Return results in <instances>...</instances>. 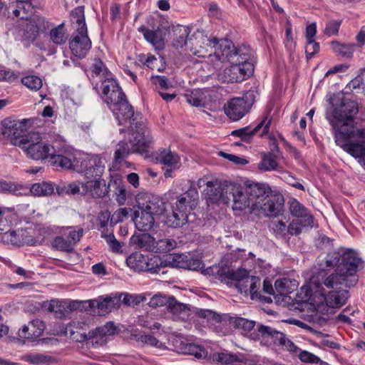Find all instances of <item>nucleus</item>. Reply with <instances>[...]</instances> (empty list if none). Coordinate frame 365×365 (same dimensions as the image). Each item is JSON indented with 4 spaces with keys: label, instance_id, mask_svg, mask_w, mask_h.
<instances>
[{
    "label": "nucleus",
    "instance_id": "f03ea898",
    "mask_svg": "<svg viewBox=\"0 0 365 365\" xmlns=\"http://www.w3.org/2000/svg\"><path fill=\"white\" fill-rule=\"evenodd\" d=\"M361 259L355 252L346 251L341 255V262L337 266V273L331 274L325 277L324 273H319L310 279L309 287L307 288L306 296L309 297L311 292L318 293L324 296L326 292L323 286L333 290L344 289L349 287L357 282L355 273L357 272Z\"/></svg>",
    "mask_w": 365,
    "mask_h": 365
},
{
    "label": "nucleus",
    "instance_id": "2f4dec72",
    "mask_svg": "<svg viewBox=\"0 0 365 365\" xmlns=\"http://www.w3.org/2000/svg\"><path fill=\"white\" fill-rule=\"evenodd\" d=\"M326 304L331 308H339L348 299V291L346 289L331 290L327 294L322 296Z\"/></svg>",
    "mask_w": 365,
    "mask_h": 365
},
{
    "label": "nucleus",
    "instance_id": "c85d7f7f",
    "mask_svg": "<svg viewBox=\"0 0 365 365\" xmlns=\"http://www.w3.org/2000/svg\"><path fill=\"white\" fill-rule=\"evenodd\" d=\"M206 186L207 187V195L208 198L213 202H221L227 204L230 201L229 194L225 193L226 187L228 185L222 187L219 184L208 180L206 182Z\"/></svg>",
    "mask_w": 365,
    "mask_h": 365
},
{
    "label": "nucleus",
    "instance_id": "37998d69",
    "mask_svg": "<svg viewBox=\"0 0 365 365\" xmlns=\"http://www.w3.org/2000/svg\"><path fill=\"white\" fill-rule=\"evenodd\" d=\"M72 18L76 21L78 25L76 32L79 34H88L87 27L85 22V16L83 7L76 8L71 13Z\"/></svg>",
    "mask_w": 365,
    "mask_h": 365
},
{
    "label": "nucleus",
    "instance_id": "2eb2a0df",
    "mask_svg": "<svg viewBox=\"0 0 365 365\" xmlns=\"http://www.w3.org/2000/svg\"><path fill=\"white\" fill-rule=\"evenodd\" d=\"M118 331L117 327L111 322L90 331L87 335H83L80 341H90L93 346H102L106 344L107 336H113Z\"/></svg>",
    "mask_w": 365,
    "mask_h": 365
},
{
    "label": "nucleus",
    "instance_id": "13d9d810",
    "mask_svg": "<svg viewBox=\"0 0 365 365\" xmlns=\"http://www.w3.org/2000/svg\"><path fill=\"white\" fill-rule=\"evenodd\" d=\"M313 225H304L303 220L294 219L287 226V235H298L304 228H312Z\"/></svg>",
    "mask_w": 365,
    "mask_h": 365
},
{
    "label": "nucleus",
    "instance_id": "dca6fc26",
    "mask_svg": "<svg viewBox=\"0 0 365 365\" xmlns=\"http://www.w3.org/2000/svg\"><path fill=\"white\" fill-rule=\"evenodd\" d=\"M226 194H229L233 201V210H242L247 207L252 208V202L250 195L246 192V187L242 188L239 185H230L226 187Z\"/></svg>",
    "mask_w": 365,
    "mask_h": 365
},
{
    "label": "nucleus",
    "instance_id": "5701e85b",
    "mask_svg": "<svg viewBox=\"0 0 365 365\" xmlns=\"http://www.w3.org/2000/svg\"><path fill=\"white\" fill-rule=\"evenodd\" d=\"M46 329L45 323L39 319H34L30 321L28 324L24 325L19 330L18 334L20 338L35 340L40 337Z\"/></svg>",
    "mask_w": 365,
    "mask_h": 365
},
{
    "label": "nucleus",
    "instance_id": "603ef678",
    "mask_svg": "<svg viewBox=\"0 0 365 365\" xmlns=\"http://www.w3.org/2000/svg\"><path fill=\"white\" fill-rule=\"evenodd\" d=\"M21 83L29 90L34 91H37L41 89L43 85L41 78L34 75L23 77L21 78Z\"/></svg>",
    "mask_w": 365,
    "mask_h": 365
},
{
    "label": "nucleus",
    "instance_id": "052dcab7",
    "mask_svg": "<svg viewBox=\"0 0 365 365\" xmlns=\"http://www.w3.org/2000/svg\"><path fill=\"white\" fill-rule=\"evenodd\" d=\"M64 235L74 247L83 237V230L78 227H71Z\"/></svg>",
    "mask_w": 365,
    "mask_h": 365
},
{
    "label": "nucleus",
    "instance_id": "c756f323",
    "mask_svg": "<svg viewBox=\"0 0 365 365\" xmlns=\"http://www.w3.org/2000/svg\"><path fill=\"white\" fill-rule=\"evenodd\" d=\"M291 215L297 219L303 220L304 225H314L312 215L308 210L298 200L292 199L288 202Z\"/></svg>",
    "mask_w": 365,
    "mask_h": 365
},
{
    "label": "nucleus",
    "instance_id": "e433bc0d",
    "mask_svg": "<svg viewBox=\"0 0 365 365\" xmlns=\"http://www.w3.org/2000/svg\"><path fill=\"white\" fill-rule=\"evenodd\" d=\"M31 1H17L16 9L13 11L14 15L19 17L21 20L30 19V16L34 11V7L32 5Z\"/></svg>",
    "mask_w": 365,
    "mask_h": 365
},
{
    "label": "nucleus",
    "instance_id": "20e7f679",
    "mask_svg": "<svg viewBox=\"0 0 365 365\" xmlns=\"http://www.w3.org/2000/svg\"><path fill=\"white\" fill-rule=\"evenodd\" d=\"M129 142L131 145L130 148L124 141H120L117 144L114 153V163L115 165H122L130 153L140 154L148 153V148L152 142V138L144 122H137L135 127H133Z\"/></svg>",
    "mask_w": 365,
    "mask_h": 365
},
{
    "label": "nucleus",
    "instance_id": "423d86ee",
    "mask_svg": "<svg viewBox=\"0 0 365 365\" xmlns=\"http://www.w3.org/2000/svg\"><path fill=\"white\" fill-rule=\"evenodd\" d=\"M138 210L135 211L133 221L141 232L150 230L155 222L154 215L163 214L165 210L164 202L157 196H148L145 202L138 200Z\"/></svg>",
    "mask_w": 365,
    "mask_h": 365
},
{
    "label": "nucleus",
    "instance_id": "cd10ccee",
    "mask_svg": "<svg viewBox=\"0 0 365 365\" xmlns=\"http://www.w3.org/2000/svg\"><path fill=\"white\" fill-rule=\"evenodd\" d=\"M172 258V264L173 266L187 269L190 270H200L204 267L203 262L197 258L189 257L185 255H174L170 256Z\"/></svg>",
    "mask_w": 365,
    "mask_h": 365
},
{
    "label": "nucleus",
    "instance_id": "bb28decb",
    "mask_svg": "<svg viewBox=\"0 0 365 365\" xmlns=\"http://www.w3.org/2000/svg\"><path fill=\"white\" fill-rule=\"evenodd\" d=\"M29 121L27 119L22 120H13L5 123L4 128L3 129L2 134L11 138V143L16 138H21L27 135H23L26 130V123Z\"/></svg>",
    "mask_w": 365,
    "mask_h": 365
},
{
    "label": "nucleus",
    "instance_id": "58836bf2",
    "mask_svg": "<svg viewBox=\"0 0 365 365\" xmlns=\"http://www.w3.org/2000/svg\"><path fill=\"white\" fill-rule=\"evenodd\" d=\"M146 268L144 272L151 274L160 273L162 269L165 267V263L161 259L159 256L152 255L151 257L146 256L145 262Z\"/></svg>",
    "mask_w": 365,
    "mask_h": 365
},
{
    "label": "nucleus",
    "instance_id": "1a4fd4ad",
    "mask_svg": "<svg viewBox=\"0 0 365 365\" xmlns=\"http://www.w3.org/2000/svg\"><path fill=\"white\" fill-rule=\"evenodd\" d=\"M257 96L258 93L256 91H249L242 98L231 99L225 106L226 115L233 120H240L251 108Z\"/></svg>",
    "mask_w": 365,
    "mask_h": 365
},
{
    "label": "nucleus",
    "instance_id": "4d7b16f0",
    "mask_svg": "<svg viewBox=\"0 0 365 365\" xmlns=\"http://www.w3.org/2000/svg\"><path fill=\"white\" fill-rule=\"evenodd\" d=\"M26 361L33 364H48L54 361V358L44 354H33L26 356Z\"/></svg>",
    "mask_w": 365,
    "mask_h": 365
},
{
    "label": "nucleus",
    "instance_id": "0eeeda50",
    "mask_svg": "<svg viewBox=\"0 0 365 365\" xmlns=\"http://www.w3.org/2000/svg\"><path fill=\"white\" fill-rule=\"evenodd\" d=\"M13 145L21 148L26 156L34 160L51 158L54 148L42 140L38 133H30L21 138H16Z\"/></svg>",
    "mask_w": 365,
    "mask_h": 365
},
{
    "label": "nucleus",
    "instance_id": "de8ad7c7",
    "mask_svg": "<svg viewBox=\"0 0 365 365\" xmlns=\"http://www.w3.org/2000/svg\"><path fill=\"white\" fill-rule=\"evenodd\" d=\"M278 166L279 164L276 160L275 156L269 153L263 154L262 160L258 165V168L262 171H270L277 170Z\"/></svg>",
    "mask_w": 365,
    "mask_h": 365
},
{
    "label": "nucleus",
    "instance_id": "39448f33",
    "mask_svg": "<svg viewBox=\"0 0 365 365\" xmlns=\"http://www.w3.org/2000/svg\"><path fill=\"white\" fill-rule=\"evenodd\" d=\"M198 192L195 187L191 185L190 188L184 193L180 195L172 206V212L167 214L165 223L170 227H180L187 223L188 212L197 205Z\"/></svg>",
    "mask_w": 365,
    "mask_h": 365
},
{
    "label": "nucleus",
    "instance_id": "393cba45",
    "mask_svg": "<svg viewBox=\"0 0 365 365\" xmlns=\"http://www.w3.org/2000/svg\"><path fill=\"white\" fill-rule=\"evenodd\" d=\"M81 187L83 193H88L95 198L103 197L108 192V187L102 178L87 180L86 182L81 184Z\"/></svg>",
    "mask_w": 365,
    "mask_h": 365
},
{
    "label": "nucleus",
    "instance_id": "774afa93",
    "mask_svg": "<svg viewBox=\"0 0 365 365\" xmlns=\"http://www.w3.org/2000/svg\"><path fill=\"white\" fill-rule=\"evenodd\" d=\"M289 281L287 279H281L276 280L274 283V294L280 296H286L290 292L289 288Z\"/></svg>",
    "mask_w": 365,
    "mask_h": 365
},
{
    "label": "nucleus",
    "instance_id": "6e6552de",
    "mask_svg": "<svg viewBox=\"0 0 365 365\" xmlns=\"http://www.w3.org/2000/svg\"><path fill=\"white\" fill-rule=\"evenodd\" d=\"M217 44L211 46L210 49V56L214 52L222 61H227L230 63L245 62L247 59H252L254 51L250 46L242 45L236 48L232 41L227 40H218Z\"/></svg>",
    "mask_w": 365,
    "mask_h": 365
},
{
    "label": "nucleus",
    "instance_id": "a18cd8bd",
    "mask_svg": "<svg viewBox=\"0 0 365 365\" xmlns=\"http://www.w3.org/2000/svg\"><path fill=\"white\" fill-rule=\"evenodd\" d=\"M50 38L53 43L56 45H62L65 43L67 41L68 35L66 34L64 24H61L52 29L50 31Z\"/></svg>",
    "mask_w": 365,
    "mask_h": 365
},
{
    "label": "nucleus",
    "instance_id": "3c124183",
    "mask_svg": "<svg viewBox=\"0 0 365 365\" xmlns=\"http://www.w3.org/2000/svg\"><path fill=\"white\" fill-rule=\"evenodd\" d=\"M101 237L106 240L111 252L117 254H122L123 252V244L120 243L118 240H116L113 232L109 234H105L104 232H102Z\"/></svg>",
    "mask_w": 365,
    "mask_h": 365
},
{
    "label": "nucleus",
    "instance_id": "a878e982",
    "mask_svg": "<svg viewBox=\"0 0 365 365\" xmlns=\"http://www.w3.org/2000/svg\"><path fill=\"white\" fill-rule=\"evenodd\" d=\"M83 162V168L85 166L84 173L87 180L100 179L104 170L105 164L103 160L98 155H93L84 163Z\"/></svg>",
    "mask_w": 365,
    "mask_h": 365
},
{
    "label": "nucleus",
    "instance_id": "4be33fe9",
    "mask_svg": "<svg viewBox=\"0 0 365 365\" xmlns=\"http://www.w3.org/2000/svg\"><path fill=\"white\" fill-rule=\"evenodd\" d=\"M89 308L96 307L98 309V314L101 315L110 312L112 309L118 308L120 304V297H99L98 299L87 301Z\"/></svg>",
    "mask_w": 365,
    "mask_h": 365
},
{
    "label": "nucleus",
    "instance_id": "e2e57ef3",
    "mask_svg": "<svg viewBox=\"0 0 365 365\" xmlns=\"http://www.w3.org/2000/svg\"><path fill=\"white\" fill-rule=\"evenodd\" d=\"M269 227L277 235L286 237L287 236V226L286 224L279 220H274L269 222Z\"/></svg>",
    "mask_w": 365,
    "mask_h": 365
},
{
    "label": "nucleus",
    "instance_id": "4468645a",
    "mask_svg": "<svg viewBox=\"0 0 365 365\" xmlns=\"http://www.w3.org/2000/svg\"><path fill=\"white\" fill-rule=\"evenodd\" d=\"M272 123V118L268 115L265 116L255 127L246 126L232 132V135L239 137L245 143H250L253 136L259 131L260 137H264L269 133V128Z\"/></svg>",
    "mask_w": 365,
    "mask_h": 365
},
{
    "label": "nucleus",
    "instance_id": "f3484780",
    "mask_svg": "<svg viewBox=\"0 0 365 365\" xmlns=\"http://www.w3.org/2000/svg\"><path fill=\"white\" fill-rule=\"evenodd\" d=\"M284 199L280 194L270 195L262 204L257 205L256 210H261L266 216L277 217L284 211Z\"/></svg>",
    "mask_w": 365,
    "mask_h": 365
},
{
    "label": "nucleus",
    "instance_id": "ddd939ff",
    "mask_svg": "<svg viewBox=\"0 0 365 365\" xmlns=\"http://www.w3.org/2000/svg\"><path fill=\"white\" fill-rule=\"evenodd\" d=\"M255 53L252 59H247L245 62L230 63V68H226L225 73L228 76L229 81L241 82L250 76L254 72Z\"/></svg>",
    "mask_w": 365,
    "mask_h": 365
},
{
    "label": "nucleus",
    "instance_id": "c03bdc74",
    "mask_svg": "<svg viewBox=\"0 0 365 365\" xmlns=\"http://www.w3.org/2000/svg\"><path fill=\"white\" fill-rule=\"evenodd\" d=\"M78 307V303L76 302L58 301V304H57V309L55 312L56 317L58 318L66 317L72 311L76 310Z\"/></svg>",
    "mask_w": 365,
    "mask_h": 365
},
{
    "label": "nucleus",
    "instance_id": "a211bd4d",
    "mask_svg": "<svg viewBox=\"0 0 365 365\" xmlns=\"http://www.w3.org/2000/svg\"><path fill=\"white\" fill-rule=\"evenodd\" d=\"M116 110H111L115 116L119 125L128 123L133 130V127H135L137 122H143L138 120V115H134V111L132 106L128 103L127 98L116 104Z\"/></svg>",
    "mask_w": 365,
    "mask_h": 365
},
{
    "label": "nucleus",
    "instance_id": "0e129e2a",
    "mask_svg": "<svg viewBox=\"0 0 365 365\" xmlns=\"http://www.w3.org/2000/svg\"><path fill=\"white\" fill-rule=\"evenodd\" d=\"M229 277L238 282L239 286L241 282L245 283L249 281V273L245 269H238L229 272Z\"/></svg>",
    "mask_w": 365,
    "mask_h": 365
},
{
    "label": "nucleus",
    "instance_id": "f8f14e48",
    "mask_svg": "<svg viewBox=\"0 0 365 365\" xmlns=\"http://www.w3.org/2000/svg\"><path fill=\"white\" fill-rule=\"evenodd\" d=\"M49 162L56 168L76 172L83 170V162H80L75 153L71 150L61 151L58 154H54V151H53Z\"/></svg>",
    "mask_w": 365,
    "mask_h": 365
},
{
    "label": "nucleus",
    "instance_id": "338daca9",
    "mask_svg": "<svg viewBox=\"0 0 365 365\" xmlns=\"http://www.w3.org/2000/svg\"><path fill=\"white\" fill-rule=\"evenodd\" d=\"M184 354H190L201 359L205 357L207 352L202 346L190 343L188 346L184 349Z\"/></svg>",
    "mask_w": 365,
    "mask_h": 365
},
{
    "label": "nucleus",
    "instance_id": "7c9ffc66",
    "mask_svg": "<svg viewBox=\"0 0 365 365\" xmlns=\"http://www.w3.org/2000/svg\"><path fill=\"white\" fill-rule=\"evenodd\" d=\"M257 330L258 334L255 339L262 337L263 339H271V342L277 345H281L285 340V334L278 331L269 326L259 325Z\"/></svg>",
    "mask_w": 365,
    "mask_h": 365
},
{
    "label": "nucleus",
    "instance_id": "b1692460",
    "mask_svg": "<svg viewBox=\"0 0 365 365\" xmlns=\"http://www.w3.org/2000/svg\"><path fill=\"white\" fill-rule=\"evenodd\" d=\"M44 22V19L39 16H34L30 19L21 20L19 24L22 37L24 39L34 41L38 36L40 25Z\"/></svg>",
    "mask_w": 365,
    "mask_h": 365
},
{
    "label": "nucleus",
    "instance_id": "6ab92c4d",
    "mask_svg": "<svg viewBox=\"0 0 365 365\" xmlns=\"http://www.w3.org/2000/svg\"><path fill=\"white\" fill-rule=\"evenodd\" d=\"M246 192L250 195L253 210H256L257 205L262 204L272 192L268 185L255 182L246 184Z\"/></svg>",
    "mask_w": 365,
    "mask_h": 365
},
{
    "label": "nucleus",
    "instance_id": "f704fd0d",
    "mask_svg": "<svg viewBox=\"0 0 365 365\" xmlns=\"http://www.w3.org/2000/svg\"><path fill=\"white\" fill-rule=\"evenodd\" d=\"M130 242L137 245L138 248L154 252L156 237L151 236L150 234L143 233L133 236L130 238Z\"/></svg>",
    "mask_w": 365,
    "mask_h": 365
},
{
    "label": "nucleus",
    "instance_id": "412c9836",
    "mask_svg": "<svg viewBox=\"0 0 365 365\" xmlns=\"http://www.w3.org/2000/svg\"><path fill=\"white\" fill-rule=\"evenodd\" d=\"M91 47V41L88 34H73L69 41L71 53L79 58H84Z\"/></svg>",
    "mask_w": 365,
    "mask_h": 365
},
{
    "label": "nucleus",
    "instance_id": "6e6d98bb",
    "mask_svg": "<svg viewBox=\"0 0 365 365\" xmlns=\"http://www.w3.org/2000/svg\"><path fill=\"white\" fill-rule=\"evenodd\" d=\"M332 45L334 52L343 57L351 58L354 51V46L352 44H341L338 42H332Z\"/></svg>",
    "mask_w": 365,
    "mask_h": 365
},
{
    "label": "nucleus",
    "instance_id": "c9c22d12",
    "mask_svg": "<svg viewBox=\"0 0 365 365\" xmlns=\"http://www.w3.org/2000/svg\"><path fill=\"white\" fill-rule=\"evenodd\" d=\"M130 339L142 345H149L160 349H165L166 348L165 345L158 341L155 337L149 334H145L142 331H135L130 336Z\"/></svg>",
    "mask_w": 365,
    "mask_h": 365
},
{
    "label": "nucleus",
    "instance_id": "69168bd1",
    "mask_svg": "<svg viewBox=\"0 0 365 365\" xmlns=\"http://www.w3.org/2000/svg\"><path fill=\"white\" fill-rule=\"evenodd\" d=\"M123 297V299H120V302L127 306L131 307L139 304L145 299V297L140 294H122L120 297Z\"/></svg>",
    "mask_w": 365,
    "mask_h": 365
},
{
    "label": "nucleus",
    "instance_id": "aec40b11",
    "mask_svg": "<svg viewBox=\"0 0 365 365\" xmlns=\"http://www.w3.org/2000/svg\"><path fill=\"white\" fill-rule=\"evenodd\" d=\"M28 234L26 230L18 229L16 230H11L9 227V229L1 233V239L4 243L14 246L31 245L33 240Z\"/></svg>",
    "mask_w": 365,
    "mask_h": 365
},
{
    "label": "nucleus",
    "instance_id": "9d476101",
    "mask_svg": "<svg viewBox=\"0 0 365 365\" xmlns=\"http://www.w3.org/2000/svg\"><path fill=\"white\" fill-rule=\"evenodd\" d=\"M199 317L206 319L212 329L220 335H226L233 328L234 317L227 314H219L210 309H200Z\"/></svg>",
    "mask_w": 365,
    "mask_h": 365
},
{
    "label": "nucleus",
    "instance_id": "bf43d9fd",
    "mask_svg": "<svg viewBox=\"0 0 365 365\" xmlns=\"http://www.w3.org/2000/svg\"><path fill=\"white\" fill-rule=\"evenodd\" d=\"M213 359L215 361L225 365H234L235 363L239 362L236 355L225 352L215 354Z\"/></svg>",
    "mask_w": 365,
    "mask_h": 365
},
{
    "label": "nucleus",
    "instance_id": "a19ab883",
    "mask_svg": "<svg viewBox=\"0 0 365 365\" xmlns=\"http://www.w3.org/2000/svg\"><path fill=\"white\" fill-rule=\"evenodd\" d=\"M156 159L168 166H175L180 161L178 155L167 149L159 150L156 154Z\"/></svg>",
    "mask_w": 365,
    "mask_h": 365
},
{
    "label": "nucleus",
    "instance_id": "9b49d317",
    "mask_svg": "<svg viewBox=\"0 0 365 365\" xmlns=\"http://www.w3.org/2000/svg\"><path fill=\"white\" fill-rule=\"evenodd\" d=\"M104 101L110 110H116V104L126 98L125 93L113 78L103 79L101 83Z\"/></svg>",
    "mask_w": 365,
    "mask_h": 365
},
{
    "label": "nucleus",
    "instance_id": "864d4df0",
    "mask_svg": "<svg viewBox=\"0 0 365 365\" xmlns=\"http://www.w3.org/2000/svg\"><path fill=\"white\" fill-rule=\"evenodd\" d=\"M91 76L93 78L95 76L103 77L104 79L113 78L110 72L106 68L104 63L101 60H96L92 65Z\"/></svg>",
    "mask_w": 365,
    "mask_h": 365
},
{
    "label": "nucleus",
    "instance_id": "09e8293b",
    "mask_svg": "<svg viewBox=\"0 0 365 365\" xmlns=\"http://www.w3.org/2000/svg\"><path fill=\"white\" fill-rule=\"evenodd\" d=\"M176 241L173 239L169 238H163V239H158L156 238V243L155 245L154 252L160 253V252H168L173 250L176 247Z\"/></svg>",
    "mask_w": 365,
    "mask_h": 365
},
{
    "label": "nucleus",
    "instance_id": "79ce46f5",
    "mask_svg": "<svg viewBox=\"0 0 365 365\" xmlns=\"http://www.w3.org/2000/svg\"><path fill=\"white\" fill-rule=\"evenodd\" d=\"M30 191L34 196H47L53 192L54 187L51 182H37L32 185Z\"/></svg>",
    "mask_w": 365,
    "mask_h": 365
},
{
    "label": "nucleus",
    "instance_id": "680f3d73",
    "mask_svg": "<svg viewBox=\"0 0 365 365\" xmlns=\"http://www.w3.org/2000/svg\"><path fill=\"white\" fill-rule=\"evenodd\" d=\"M255 322L242 317H234L233 328L241 329L244 331H250L255 327Z\"/></svg>",
    "mask_w": 365,
    "mask_h": 365
},
{
    "label": "nucleus",
    "instance_id": "4c0bfd02",
    "mask_svg": "<svg viewBox=\"0 0 365 365\" xmlns=\"http://www.w3.org/2000/svg\"><path fill=\"white\" fill-rule=\"evenodd\" d=\"M341 262V256H340L338 252H331L327 254L324 257L320 256L318 258V264L319 266V269L322 271L321 273L325 270V269H329L334 267L337 265V264Z\"/></svg>",
    "mask_w": 365,
    "mask_h": 365
},
{
    "label": "nucleus",
    "instance_id": "49530a36",
    "mask_svg": "<svg viewBox=\"0 0 365 365\" xmlns=\"http://www.w3.org/2000/svg\"><path fill=\"white\" fill-rule=\"evenodd\" d=\"M185 98L188 103L195 107L205 106V93L202 90L195 89L185 94Z\"/></svg>",
    "mask_w": 365,
    "mask_h": 365
},
{
    "label": "nucleus",
    "instance_id": "72a5a7b5",
    "mask_svg": "<svg viewBox=\"0 0 365 365\" xmlns=\"http://www.w3.org/2000/svg\"><path fill=\"white\" fill-rule=\"evenodd\" d=\"M168 309L175 317L182 321L188 319L190 308L185 304L178 302L174 297H170Z\"/></svg>",
    "mask_w": 365,
    "mask_h": 365
},
{
    "label": "nucleus",
    "instance_id": "5fc2aeb1",
    "mask_svg": "<svg viewBox=\"0 0 365 365\" xmlns=\"http://www.w3.org/2000/svg\"><path fill=\"white\" fill-rule=\"evenodd\" d=\"M80 184L76 182L71 183H63L56 187L58 195H75L80 192Z\"/></svg>",
    "mask_w": 365,
    "mask_h": 365
},
{
    "label": "nucleus",
    "instance_id": "7ed1b4c3",
    "mask_svg": "<svg viewBox=\"0 0 365 365\" xmlns=\"http://www.w3.org/2000/svg\"><path fill=\"white\" fill-rule=\"evenodd\" d=\"M173 46L178 48L185 46L187 49L195 56L205 58L210 55V49L212 45L217 44V38H208L202 32H195L191 37L187 38L190 29L188 27L181 25L175 26L173 29Z\"/></svg>",
    "mask_w": 365,
    "mask_h": 365
},
{
    "label": "nucleus",
    "instance_id": "f257e3e1",
    "mask_svg": "<svg viewBox=\"0 0 365 365\" xmlns=\"http://www.w3.org/2000/svg\"><path fill=\"white\" fill-rule=\"evenodd\" d=\"M358 111L356 101L344 99L339 106L332 104L326 112L336 144L355 158L365 156V129H356L354 125Z\"/></svg>",
    "mask_w": 365,
    "mask_h": 365
},
{
    "label": "nucleus",
    "instance_id": "8fccbe9b",
    "mask_svg": "<svg viewBox=\"0 0 365 365\" xmlns=\"http://www.w3.org/2000/svg\"><path fill=\"white\" fill-rule=\"evenodd\" d=\"M51 245L53 247L60 251L71 252L74 250L71 242H69L64 234L61 236L56 237L53 240Z\"/></svg>",
    "mask_w": 365,
    "mask_h": 365
},
{
    "label": "nucleus",
    "instance_id": "ea45409f",
    "mask_svg": "<svg viewBox=\"0 0 365 365\" xmlns=\"http://www.w3.org/2000/svg\"><path fill=\"white\" fill-rule=\"evenodd\" d=\"M146 255L140 252H134L126 259L128 266L137 272H144L146 268L145 262Z\"/></svg>",
    "mask_w": 365,
    "mask_h": 365
},
{
    "label": "nucleus",
    "instance_id": "473e14b6",
    "mask_svg": "<svg viewBox=\"0 0 365 365\" xmlns=\"http://www.w3.org/2000/svg\"><path fill=\"white\" fill-rule=\"evenodd\" d=\"M138 31L142 33L144 38L156 49H162L164 47V41L159 27L155 30H150L145 26H141L138 28Z\"/></svg>",
    "mask_w": 365,
    "mask_h": 365
}]
</instances>
